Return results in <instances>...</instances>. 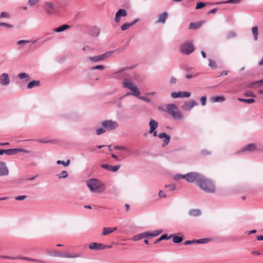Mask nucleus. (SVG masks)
Masks as SVG:
<instances>
[{"instance_id":"nucleus-1","label":"nucleus","mask_w":263,"mask_h":263,"mask_svg":"<svg viewBox=\"0 0 263 263\" xmlns=\"http://www.w3.org/2000/svg\"><path fill=\"white\" fill-rule=\"evenodd\" d=\"M88 187L92 192L102 193L106 189L105 185L96 179H90L86 181Z\"/></svg>"},{"instance_id":"nucleus-2","label":"nucleus","mask_w":263,"mask_h":263,"mask_svg":"<svg viewBox=\"0 0 263 263\" xmlns=\"http://www.w3.org/2000/svg\"><path fill=\"white\" fill-rule=\"evenodd\" d=\"M198 185L205 192L213 193L216 191L215 184L212 180L202 176Z\"/></svg>"},{"instance_id":"nucleus-3","label":"nucleus","mask_w":263,"mask_h":263,"mask_svg":"<svg viewBox=\"0 0 263 263\" xmlns=\"http://www.w3.org/2000/svg\"><path fill=\"white\" fill-rule=\"evenodd\" d=\"M166 111L175 119L180 120L183 118L182 114L178 110L177 106L174 104H168L166 107Z\"/></svg>"},{"instance_id":"nucleus-4","label":"nucleus","mask_w":263,"mask_h":263,"mask_svg":"<svg viewBox=\"0 0 263 263\" xmlns=\"http://www.w3.org/2000/svg\"><path fill=\"white\" fill-rule=\"evenodd\" d=\"M202 176L203 175L197 172H191L184 175L183 177H184L187 181L190 182H196L198 185Z\"/></svg>"},{"instance_id":"nucleus-5","label":"nucleus","mask_w":263,"mask_h":263,"mask_svg":"<svg viewBox=\"0 0 263 263\" xmlns=\"http://www.w3.org/2000/svg\"><path fill=\"white\" fill-rule=\"evenodd\" d=\"M195 50L193 44L190 42H185L182 44L180 46V51L181 53L190 54Z\"/></svg>"},{"instance_id":"nucleus-6","label":"nucleus","mask_w":263,"mask_h":263,"mask_svg":"<svg viewBox=\"0 0 263 263\" xmlns=\"http://www.w3.org/2000/svg\"><path fill=\"white\" fill-rule=\"evenodd\" d=\"M261 149L257 148V146L255 143H250L242 147L236 152L237 154L243 153L245 152H252L256 151H260Z\"/></svg>"},{"instance_id":"nucleus-7","label":"nucleus","mask_w":263,"mask_h":263,"mask_svg":"<svg viewBox=\"0 0 263 263\" xmlns=\"http://www.w3.org/2000/svg\"><path fill=\"white\" fill-rule=\"evenodd\" d=\"M102 126L106 131H109L116 128L118 126V124L115 121L106 120L102 122Z\"/></svg>"},{"instance_id":"nucleus-8","label":"nucleus","mask_w":263,"mask_h":263,"mask_svg":"<svg viewBox=\"0 0 263 263\" xmlns=\"http://www.w3.org/2000/svg\"><path fill=\"white\" fill-rule=\"evenodd\" d=\"M88 247L90 250H104L106 248H111V246L105 245L102 243H97V242H92L89 245Z\"/></svg>"},{"instance_id":"nucleus-9","label":"nucleus","mask_w":263,"mask_h":263,"mask_svg":"<svg viewBox=\"0 0 263 263\" xmlns=\"http://www.w3.org/2000/svg\"><path fill=\"white\" fill-rule=\"evenodd\" d=\"M191 95L190 92L186 91L173 92L171 95L172 98L174 99L178 98H189Z\"/></svg>"},{"instance_id":"nucleus-10","label":"nucleus","mask_w":263,"mask_h":263,"mask_svg":"<svg viewBox=\"0 0 263 263\" xmlns=\"http://www.w3.org/2000/svg\"><path fill=\"white\" fill-rule=\"evenodd\" d=\"M197 105V102L193 100L190 101L186 102L182 106V108L184 110L189 111L194 106H196Z\"/></svg>"},{"instance_id":"nucleus-11","label":"nucleus","mask_w":263,"mask_h":263,"mask_svg":"<svg viewBox=\"0 0 263 263\" xmlns=\"http://www.w3.org/2000/svg\"><path fill=\"white\" fill-rule=\"evenodd\" d=\"M0 83L5 86L9 84L10 79L8 73H3L0 75Z\"/></svg>"},{"instance_id":"nucleus-12","label":"nucleus","mask_w":263,"mask_h":263,"mask_svg":"<svg viewBox=\"0 0 263 263\" xmlns=\"http://www.w3.org/2000/svg\"><path fill=\"white\" fill-rule=\"evenodd\" d=\"M127 15V12L125 9H119L116 14L115 21L119 23L120 21L121 17H125Z\"/></svg>"},{"instance_id":"nucleus-13","label":"nucleus","mask_w":263,"mask_h":263,"mask_svg":"<svg viewBox=\"0 0 263 263\" xmlns=\"http://www.w3.org/2000/svg\"><path fill=\"white\" fill-rule=\"evenodd\" d=\"M9 174V170L3 162H0V176H5Z\"/></svg>"},{"instance_id":"nucleus-14","label":"nucleus","mask_w":263,"mask_h":263,"mask_svg":"<svg viewBox=\"0 0 263 263\" xmlns=\"http://www.w3.org/2000/svg\"><path fill=\"white\" fill-rule=\"evenodd\" d=\"M82 254L80 253H70L69 252L63 253L62 257L68 258H76L81 257Z\"/></svg>"},{"instance_id":"nucleus-15","label":"nucleus","mask_w":263,"mask_h":263,"mask_svg":"<svg viewBox=\"0 0 263 263\" xmlns=\"http://www.w3.org/2000/svg\"><path fill=\"white\" fill-rule=\"evenodd\" d=\"M101 167L103 168L110 171L112 172H116L120 167V165L112 166L109 164H102Z\"/></svg>"},{"instance_id":"nucleus-16","label":"nucleus","mask_w":263,"mask_h":263,"mask_svg":"<svg viewBox=\"0 0 263 263\" xmlns=\"http://www.w3.org/2000/svg\"><path fill=\"white\" fill-rule=\"evenodd\" d=\"M106 55L107 53H105L101 55L89 57L88 59L92 62H97L104 60L105 58Z\"/></svg>"},{"instance_id":"nucleus-17","label":"nucleus","mask_w":263,"mask_h":263,"mask_svg":"<svg viewBox=\"0 0 263 263\" xmlns=\"http://www.w3.org/2000/svg\"><path fill=\"white\" fill-rule=\"evenodd\" d=\"M123 85L124 87L127 88L130 90L135 86L133 81L129 79H125L123 81Z\"/></svg>"},{"instance_id":"nucleus-18","label":"nucleus","mask_w":263,"mask_h":263,"mask_svg":"<svg viewBox=\"0 0 263 263\" xmlns=\"http://www.w3.org/2000/svg\"><path fill=\"white\" fill-rule=\"evenodd\" d=\"M168 16V14L167 12H163L159 15V17L158 20L156 21L157 23H164L166 19Z\"/></svg>"},{"instance_id":"nucleus-19","label":"nucleus","mask_w":263,"mask_h":263,"mask_svg":"<svg viewBox=\"0 0 263 263\" xmlns=\"http://www.w3.org/2000/svg\"><path fill=\"white\" fill-rule=\"evenodd\" d=\"M158 136L160 139H163L165 145H166L169 143L171 138L169 136L166 135L165 133H160Z\"/></svg>"},{"instance_id":"nucleus-20","label":"nucleus","mask_w":263,"mask_h":263,"mask_svg":"<svg viewBox=\"0 0 263 263\" xmlns=\"http://www.w3.org/2000/svg\"><path fill=\"white\" fill-rule=\"evenodd\" d=\"M149 125L150 127L149 133H152V132L158 127V123L156 121L151 120L149 122Z\"/></svg>"},{"instance_id":"nucleus-21","label":"nucleus","mask_w":263,"mask_h":263,"mask_svg":"<svg viewBox=\"0 0 263 263\" xmlns=\"http://www.w3.org/2000/svg\"><path fill=\"white\" fill-rule=\"evenodd\" d=\"M45 9L47 13L52 14L53 13V4L51 2H46Z\"/></svg>"},{"instance_id":"nucleus-22","label":"nucleus","mask_w":263,"mask_h":263,"mask_svg":"<svg viewBox=\"0 0 263 263\" xmlns=\"http://www.w3.org/2000/svg\"><path fill=\"white\" fill-rule=\"evenodd\" d=\"M138 20H135L133 22L130 23H125L123 25H122L121 27V30L123 31H125L127 29H128L130 27L133 26L134 25H135L137 22Z\"/></svg>"},{"instance_id":"nucleus-23","label":"nucleus","mask_w":263,"mask_h":263,"mask_svg":"<svg viewBox=\"0 0 263 263\" xmlns=\"http://www.w3.org/2000/svg\"><path fill=\"white\" fill-rule=\"evenodd\" d=\"M63 252L55 250H52L50 251L49 255L53 257H62Z\"/></svg>"},{"instance_id":"nucleus-24","label":"nucleus","mask_w":263,"mask_h":263,"mask_svg":"<svg viewBox=\"0 0 263 263\" xmlns=\"http://www.w3.org/2000/svg\"><path fill=\"white\" fill-rule=\"evenodd\" d=\"M147 234H148V233H147V232H144L143 233L138 234L137 235H136L133 237V240L137 241V240H140L143 238L148 237Z\"/></svg>"},{"instance_id":"nucleus-25","label":"nucleus","mask_w":263,"mask_h":263,"mask_svg":"<svg viewBox=\"0 0 263 263\" xmlns=\"http://www.w3.org/2000/svg\"><path fill=\"white\" fill-rule=\"evenodd\" d=\"M131 90L132 91V93H127V95H132L134 96L139 97L140 91L139 90L137 86H135L134 87H133Z\"/></svg>"},{"instance_id":"nucleus-26","label":"nucleus","mask_w":263,"mask_h":263,"mask_svg":"<svg viewBox=\"0 0 263 263\" xmlns=\"http://www.w3.org/2000/svg\"><path fill=\"white\" fill-rule=\"evenodd\" d=\"M70 28V26L68 25H62L57 28H55L54 29V31L55 32H62L68 28Z\"/></svg>"},{"instance_id":"nucleus-27","label":"nucleus","mask_w":263,"mask_h":263,"mask_svg":"<svg viewBox=\"0 0 263 263\" xmlns=\"http://www.w3.org/2000/svg\"><path fill=\"white\" fill-rule=\"evenodd\" d=\"M202 25V22H199L197 23H191L189 25V29H196L200 28Z\"/></svg>"},{"instance_id":"nucleus-28","label":"nucleus","mask_w":263,"mask_h":263,"mask_svg":"<svg viewBox=\"0 0 263 263\" xmlns=\"http://www.w3.org/2000/svg\"><path fill=\"white\" fill-rule=\"evenodd\" d=\"M170 237H173V241L174 243H178L181 242L183 240L182 236L171 235Z\"/></svg>"},{"instance_id":"nucleus-29","label":"nucleus","mask_w":263,"mask_h":263,"mask_svg":"<svg viewBox=\"0 0 263 263\" xmlns=\"http://www.w3.org/2000/svg\"><path fill=\"white\" fill-rule=\"evenodd\" d=\"M39 85H40L39 81L33 80V81H31L30 82H29L27 84V87L28 89H31V88H33V87L38 86H39Z\"/></svg>"},{"instance_id":"nucleus-30","label":"nucleus","mask_w":263,"mask_h":263,"mask_svg":"<svg viewBox=\"0 0 263 263\" xmlns=\"http://www.w3.org/2000/svg\"><path fill=\"white\" fill-rule=\"evenodd\" d=\"M10 149L11 150V153L12 155L16 154L18 152H24L27 154L30 153V151L23 148H12Z\"/></svg>"},{"instance_id":"nucleus-31","label":"nucleus","mask_w":263,"mask_h":263,"mask_svg":"<svg viewBox=\"0 0 263 263\" xmlns=\"http://www.w3.org/2000/svg\"><path fill=\"white\" fill-rule=\"evenodd\" d=\"M189 214L190 215H191L192 216H198L200 215L201 213L199 210L193 209V210H191L189 212Z\"/></svg>"},{"instance_id":"nucleus-32","label":"nucleus","mask_w":263,"mask_h":263,"mask_svg":"<svg viewBox=\"0 0 263 263\" xmlns=\"http://www.w3.org/2000/svg\"><path fill=\"white\" fill-rule=\"evenodd\" d=\"M161 232L162 231L159 230H155L153 232H147V233H148L147 237H155L159 235Z\"/></svg>"},{"instance_id":"nucleus-33","label":"nucleus","mask_w":263,"mask_h":263,"mask_svg":"<svg viewBox=\"0 0 263 263\" xmlns=\"http://www.w3.org/2000/svg\"><path fill=\"white\" fill-rule=\"evenodd\" d=\"M211 100L213 102H223L225 100L224 96H217L211 98Z\"/></svg>"},{"instance_id":"nucleus-34","label":"nucleus","mask_w":263,"mask_h":263,"mask_svg":"<svg viewBox=\"0 0 263 263\" xmlns=\"http://www.w3.org/2000/svg\"><path fill=\"white\" fill-rule=\"evenodd\" d=\"M111 233V228L109 227H104L102 229V235L103 236H106Z\"/></svg>"},{"instance_id":"nucleus-35","label":"nucleus","mask_w":263,"mask_h":263,"mask_svg":"<svg viewBox=\"0 0 263 263\" xmlns=\"http://www.w3.org/2000/svg\"><path fill=\"white\" fill-rule=\"evenodd\" d=\"M238 100L240 102H245L247 104H251L255 102L254 99H241V98H238Z\"/></svg>"},{"instance_id":"nucleus-36","label":"nucleus","mask_w":263,"mask_h":263,"mask_svg":"<svg viewBox=\"0 0 263 263\" xmlns=\"http://www.w3.org/2000/svg\"><path fill=\"white\" fill-rule=\"evenodd\" d=\"M241 0H229L226 2H218L216 4H227V3H230V4H238L241 2Z\"/></svg>"},{"instance_id":"nucleus-37","label":"nucleus","mask_w":263,"mask_h":263,"mask_svg":"<svg viewBox=\"0 0 263 263\" xmlns=\"http://www.w3.org/2000/svg\"><path fill=\"white\" fill-rule=\"evenodd\" d=\"M252 31L254 35V40H257L258 36V27L257 26L253 27L252 28Z\"/></svg>"},{"instance_id":"nucleus-38","label":"nucleus","mask_w":263,"mask_h":263,"mask_svg":"<svg viewBox=\"0 0 263 263\" xmlns=\"http://www.w3.org/2000/svg\"><path fill=\"white\" fill-rule=\"evenodd\" d=\"M18 77L21 79H26V81H28L30 80L29 75L26 73H20Z\"/></svg>"},{"instance_id":"nucleus-39","label":"nucleus","mask_w":263,"mask_h":263,"mask_svg":"<svg viewBox=\"0 0 263 263\" xmlns=\"http://www.w3.org/2000/svg\"><path fill=\"white\" fill-rule=\"evenodd\" d=\"M70 162V160H68L66 162L61 161V160H58V161H57V163L58 164H62L64 166H67L69 165Z\"/></svg>"},{"instance_id":"nucleus-40","label":"nucleus","mask_w":263,"mask_h":263,"mask_svg":"<svg viewBox=\"0 0 263 263\" xmlns=\"http://www.w3.org/2000/svg\"><path fill=\"white\" fill-rule=\"evenodd\" d=\"M210 239L209 238H203L200 239L196 240L197 243H205L210 241Z\"/></svg>"},{"instance_id":"nucleus-41","label":"nucleus","mask_w":263,"mask_h":263,"mask_svg":"<svg viewBox=\"0 0 263 263\" xmlns=\"http://www.w3.org/2000/svg\"><path fill=\"white\" fill-rule=\"evenodd\" d=\"M209 66L212 68L215 69L217 67V64L215 61L212 60V59H209Z\"/></svg>"},{"instance_id":"nucleus-42","label":"nucleus","mask_w":263,"mask_h":263,"mask_svg":"<svg viewBox=\"0 0 263 263\" xmlns=\"http://www.w3.org/2000/svg\"><path fill=\"white\" fill-rule=\"evenodd\" d=\"M68 176V173L64 171L60 174L58 175V177L59 178H65Z\"/></svg>"},{"instance_id":"nucleus-43","label":"nucleus","mask_w":263,"mask_h":263,"mask_svg":"<svg viewBox=\"0 0 263 263\" xmlns=\"http://www.w3.org/2000/svg\"><path fill=\"white\" fill-rule=\"evenodd\" d=\"M35 42V41H28V40H20L19 41L17 42V44L18 45H21L22 44H25V43H34Z\"/></svg>"},{"instance_id":"nucleus-44","label":"nucleus","mask_w":263,"mask_h":263,"mask_svg":"<svg viewBox=\"0 0 263 263\" xmlns=\"http://www.w3.org/2000/svg\"><path fill=\"white\" fill-rule=\"evenodd\" d=\"M3 17L9 18H10V15L8 12H3L1 13L0 18Z\"/></svg>"},{"instance_id":"nucleus-45","label":"nucleus","mask_w":263,"mask_h":263,"mask_svg":"<svg viewBox=\"0 0 263 263\" xmlns=\"http://www.w3.org/2000/svg\"><path fill=\"white\" fill-rule=\"evenodd\" d=\"M106 131V129L103 127L97 129L96 130V133L98 135H100L104 133Z\"/></svg>"},{"instance_id":"nucleus-46","label":"nucleus","mask_w":263,"mask_h":263,"mask_svg":"<svg viewBox=\"0 0 263 263\" xmlns=\"http://www.w3.org/2000/svg\"><path fill=\"white\" fill-rule=\"evenodd\" d=\"M39 0H29L28 4L30 6H33L37 4Z\"/></svg>"},{"instance_id":"nucleus-47","label":"nucleus","mask_w":263,"mask_h":263,"mask_svg":"<svg viewBox=\"0 0 263 263\" xmlns=\"http://www.w3.org/2000/svg\"><path fill=\"white\" fill-rule=\"evenodd\" d=\"M236 36V33L234 31H230L227 35L228 39L234 37Z\"/></svg>"},{"instance_id":"nucleus-48","label":"nucleus","mask_w":263,"mask_h":263,"mask_svg":"<svg viewBox=\"0 0 263 263\" xmlns=\"http://www.w3.org/2000/svg\"><path fill=\"white\" fill-rule=\"evenodd\" d=\"M104 69V66L103 65H97L96 66H94L92 67V70H95V69H100V70H103Z\"/></svg>"},{"instance_id":"nucleus-49","label":"nucleus","mask_w":263,"mask_h":263,"mask_svg":"<svg viewBox=\"0 0 263 263\" xmlns=\"http://www.w3.org/2000/svg\"><path fill=\"white\" fill-rule=\"evenodd\" d=\"M200 101L202 105H205L206 102V97L205 96L202 97L200 99Z\"/></svg>"},{"instance_id":"nucleus-50","label":"nucleus","mask_w":263,"mask_h":263,"mask_svg":"<svg viewBox=\"0 0 263 263\" xmlns=\"http://www.w3.org/2000/svg\"><path fill=\"white\" fill-rule=\"evenodd\" d=\"M205 6V4L202 2H199L197 4L196 9H200Z\"/></svg>"},{"instance_id":"nucleus-51","label":"nucleus","mask_w":263,"mask_h":263,"mask_svg":"<svg viewBox=\"0 0 263 263\" xmlns=\"http://www.w3.org/2000/svg\"><path fill=\"white\" fill-rule=\"evenodd\" d=\"M27 198V196L25 195H22V196H17L15 198V199L16 200H24Z\"/></svg>"},{"instance_id":"nucleus-52","label":"nucleus","mask_w":263,"mask_h":263,"mask_svg":"<svg viewBox=\"0 0 263 263\" xmlns=\"http://www.w3.org/2000/svg\"><path fill=\"white\" fill-rule=\"evenodd\" d=\"M0 26H5V27H8V28H11L13 27V25H10V24H7V23H0Z\"/></svg>"},{"instance_id":"nucleus-53","label":"nucleus","mask_w":263,"mask_h":263,"mask_svg":"<svg viewBox=\"0 0 263 263\" xmlns=\"http://www.w3.org/2000/svg\"><path fill=\"white\" fill-rule=\"evenodd\" d=\"M184 175H179V174H177V175H174V178L175 179H176V180H179V179H184L183 177Z\"/></svg>"},{"instance_id":"nucleus-54","label":"nucleus","mask_w":263,"mask_h":263,"mask_svg":"<svg viewBox=\"0 0 263 263\" xmlns=\"http://www.w3.org/2000/svg\"><path fill=\"white\" fill-rule=\"evenodd\" d=\"M115 149L127 151V148L125 147L122 146H116L115 147Z\"/></svg>"},{"instance_id":"nucleus-55","label":"nucleus","mask_w":263,"mask_h":263,"mask_svg":"<svg viewBox=\"0 0 263 263\" xmlns=\"http://www.w3.org/2000/svg\"><path fill=\"white\" fill-rule=\"evenodd\" d=\"M196 243V240H187L184 242L185 245H191Z\"/></svg>"},{"instance_id":"nucleus-56","label":"nucleus","mask_w":263,"mask_h":263,"mask_svg":"<svg viewBox=\"0 0 263 263\" xmlns=\"http://www.w3.org/2000/svg\"><path fill=\"white\" fill-rule=\"evenodd\" d=\"M165 187H169L170 188V190L171 191H173L176 188V185H174V184H172V185H166L165 186Z\"/></svg>"},{"instance_id":"nucleus-57","label":"nucleus","mask_w":263,"mask_h":263,"mask_svg":"<svg viewBox=\"0 0 263 263\" xmlns=\"http://www.w3.org/2000/svg\"><path fill=\"white\" fill-rule=\"evenodd\" d=\"M159 196L160 198H164L166 197V195L162 190H160L159 193Z\"/></svg>"},{"instance_id":"nucleus-58","label":"nucleus","mask_w":263,"mask_h":263,"mask_svg":"<svg viewBox=\"0 0 263 263\" xmlns=\"http://www.w3.org/2000/svg\"><path fill=\"white\" fill-rule=\"evenodd\" d=\"M139 98L140 99H141V100H144V101H146V102H150V101H151V100H150L149 98H147V97H140V96H139Z\"/></svg>"},{"instance_id":"nucleus-59","label":"nucleus","mask_w":263,"mask_h":263,"mask_svg":"<svg viewBox=\"0 0 263 263\" xmlns=\"http://www.w3.org/2000/svg\"><path fill=\"white\" fill-rule=\"evenodd\" d=\"M24 260H28V261H39L35 259L26 257H25V258H24Z\"/></svg>"},{"instance_id":"nucleus-60","label":"nucleus","mask_w":263,"mask_h":263,"mask_svg":"<svg viewBox=\"0 0 263 263\" xmlns=\"http://www.w3.org/2000/svg\"><path fill=\"white\" fill-rule=\"evenodd\" d=\"M5 154L8 155H12L11 150L10 149L5 150Z\"/></svg>"},{"instance_id":"nucleus-61","label":"nucleus","mask_w":263,"mask_h":263,"mask_svg":"<svg viewBox=\"0 0 263 263\" xmlns=\"http://www.w3.org/2000/svg\"><path fill=\"white\" fill-rule=\"evenodd\" d=\"M217 8L213 9L208 12V14L215 13L217 11Z\"/></svg>"},{"instance_id":"nucleus-62","label":"nucleus","mask_w":263,"mask_h":263,"mask_svg":"<svg viewBox=\"0 0 263 263\" xmlns=\"http://www.w3.org/2000/svg\"><path fill=\"white\" fill-rule=\"evenodd\" d=\"M177 81V80L175 78L172 77L170 80V82L172 84H175Z\"/></svg>"},{"instance_id":"nucleus-63","label":"nucleus","mask_w":263,"mask_h":263,"mask_svg":"<svg viewBox=\"0 0 263 263\" xmlns=\"http://www.w3.org/2000/svg\"><path fill=\"white\" fill-rule=\"evenodd\" d=\"M228 73V71L227 70H223V71H222L220 73V74L219 76H218V77H220V76H222L223 75H227Z\"/></svg>"},{"instance_id":"nucleus-64","label":"nucleus","mask_w":263,"mask_h":263,"mask_svg":"<svg viewBox=\"0 0 263 263\" xmlns=\"http://www.w3.org/2000/svg\"><path fill=\"white\" fill-rule=\"evenodd\" d=\"M254 84H258L260 86H262L263 85V79L257 82H255Z\"/></svg>"}]
</instances>
